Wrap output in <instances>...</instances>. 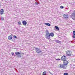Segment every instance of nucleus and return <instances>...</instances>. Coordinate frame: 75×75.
Listing matches in <instances>:
<instances>
[{
  "mask_svg": "<svg viewBox=\"0 0 75 75\" xmlns=\"http://www.w3.org/2000/svg\"><path fill=\"white\" fill-rule=\"evenodd\" d=\"M34 48H35V50L36 52H37L38 54H40V53L42 52V51H41V50L40 49L35 47H34Z\"/></svg>",
  "mask_w": 75,
  "mask_h": 75,
  "instance_id": "obj_3",
  "label": "nucleus"
},
{
  "mask_svg": "<svg viewBox=\"0 0 75 75\" xmlns=\"http://www.w3.org/2000/svg\"><path fill=\"white\" fill-rule=\"evenodd\" d=\"M3 13H4V10L3 9H1L0 11V14L2 15L3 14Z\"/></svg>",
  "mask_w": 75,
  "mask_h": 75,
  "instance_id": "obj_7",
  "label": "nucleus"
},
{
  "mask_svg": "<svg viewBox=\"0 0 75 75\" xmlns=\"http://www.w3.org/2000/svg\"><path fill=\"white\" fill-rule=\"evenodd\" d=\"M56 61H61V59H60L59 58H58V59H56Z\"/></svg>",
  "mask_w": 75,
  "mask_h": 75,
  "instance_id": "obj_18",
  "label": "nucleus"
},
{
  "mask_svg": "<svg viewBox=\"0 0 75 75\" xmlns=\"http://www.w3.org/2000/svg\"><path fill=\"white\" fill-rule=\"evenodd\" d=\"M12 41H14V39H13L12 40Z\"/></svg>",
  "mask_w": 75,
  "mask_h": 75,
  "instance_id": "obj_27",
  "label": "nucleus"
},
{
  "mask_svg": "<svg viewBox=\"0 0 75 75\" xmlns=\"http://www.w3.org/2000/svg\"><path fill=\"white\" fill-rule=\"evenodd\" d=\"M64 75H68V73H64Z\"/></svg>",
  "mask_w": 75,
  "mask_h": 75,
  "instance_id": "obj_17",
  "label": "nucleus"
},
{
  "mask_svg": "<svg viewBox=\"0 0 75 75\" xmlns=\"http://www.w3.org/2000/svg\"><path fill=\"white\" fill-rule=\"evenodd\" d=\"M47 71H44L42 73V75H47Z\"/></svg>",
  "mask_w": 75,
  "mask_h": 75,
  "instance_id": "obj_14",
  "label": "nucleus"
},
{
  "mask_svg": "<svg viewBox=\"0 0 75 75\" xmlns=\"http://www.w3.org/2000/svg\"><path fill=\"white\" fill-rule=\"evenodd\" d=\"M63 16L64 18H68V16L64 14L63 15Z\"/></svg>",
  "mask_w": 75,
  "mask_h": 75,
  "instance_id": "obj_11",
  "label": "nucleus"
},
{
  "mask_svg": "<svg viewBox=\"0 0 75 75\" xmlns=\"http://www.w3.org/2000/svg\"><path fill=\"white\" fill-rule=\"evenodd\" d=\"M73 34L75 35V31H73Z\"/></svg>",
  "mask_w": 75,
  "mask_h": 75,
  "instance_id": "obj_24",
  "label": "nucleus"
},
{
  "mask_svg": "<svg viewBox=\"0 0 75 75\" xmlns=\"http://www.w3.org/2000/svg\"><path fill=\"white\" fill-rule=\"evenodd\" d=\"M72 37L73 38H75V35L73 34L72 35Z\"/></svg>",
  "mask_w": 75,
  "mask_h": 75,
  "instance_id": "obj_19",
  "label": "nucleus"
},
{
  "mask_svg": "<svg viewBox=\"0 0 75 75\" xmlns=\"http://www.w3.org/2000/svg\"><path fill=\"white\" fill-rule=\"evenodd\" d=\"M12 55H14V53L13 52H12Z\"/></svg>",
  "mask_w": 75,
  "mask_h": 75,
  "instance_id": "obj_26",
  "label": "nucleus"
},
{
  "mask_svg": "<svg viewBox=\"0 0 75 75\" xmlns=\"http://www.w3.org/2000/svg\"><path fill=\"white\" fill-rule=\"evenodd\" d=\"M15 54L17 55L18 57H21V52H15Z\"/></svg>",
  "mask_w": 75,
  "mask_h": 75,
  "instance_id": "obj_4",
  "label": "nucleus"
},
{
  "mask_svg": "<svg viewBox=\"0 0 75 75\" xmlns=\"http://www.w3.org/2000/svg\"><path fill=\"white\" fill-rule=\"evenodd\" d=\"M49 73H50V74H52V73H51V72H50L49 71Z\"/></svg>",
  "mask_w": 75,
  "mask_h": 75,
  "instance_id": "obj_28",
  "label": "nucleus"
},
{
  "mask_svg": "<svg viewBox=\"0 0 75 75\" xmlns=\"http://www.w3.org/2000/svg\"><path fill=\"white\" fill-rule=\"evenodd\" d=\"M69 62L67 60H64L63 62V64H60V67L61 68H63L64 69H65L67 68V65L68 64Z\"/></svg>",
  "mask_w": 75,
  "mask_h": 75,
  "instance_id": "obj_1",
  "label": "nucleus"
},
{
  "mask_svg": "<svg viewBox=\"0 0 75 75\" xmlns=\"http://www.w3.org/2000/svg\"><path fill=\"white\" fill-rule=\"evenodd\" d=\"M22 23L23 25H25L27 24V22L25 21H23L22 22Z\"/></svg>",
  "mask_w": 75,
  "mask_h": 75,
  "instance_id": "obj_6",
  "label": "nucleus"
},
{
  "mask_svg": "<svg viewBox=\"0 0 75 75\" xmlns=\"http://www.w3.org/2000/svg\"><path fill=\"white\" fill-rule=\"evenodd\" d=\"M13 38V36L12 35H11L9 36L8 37V40H12Z\"/></svg>",
  "mask_w": 75,
  "mask_h": 75,
  "instance_id": "obj_8",
  "label": "nucleus"
},
{
  "mask_svg": "<svg viewBox=\"0 0 75 75\" xmlns=\"http://www.w3.org/2000/svg\"><path fill=\"white\" fill-rule=\"evenodd\" d=\"M1 20H2V21H4V17H1Z\"/></svg>",
  "mask_w": 75,
  "mask_h": 75,
  "instance_id": "obj_15",
  "label": "nucleus"
},
{
  "mask_svg": "<svg viewBox=\"0 0 75 75\" xmlns=\"http://www.w3.org/2000/svg\"><path fill=\"white\" fill-rule=\"evenodd\" d=\"M22 54H24V53H22Z\"/></svg>",
  "mask_w": 75,
  "mask_h": 75,
  "instance_id": "obj_30",
  "label": "nucleus"
},
{
  "mask_svg": "<svg viewBox=\"0 0 75 75\" xmlns=\"http://www.w3.org/2000/svg\"><path fill=\"white\" fill-rule=\"evenodd\" d=\"M64 8V6H61L60 7V8L61 9Z\"/></svg>",
  "mask_w": 75,
  "mask_h": 75,
  "instance_id": "obj_20",
  "label": "nucleus"
},
{
  "mask_svg": "<svg viewBox=\"0 0 75 75\" xmlns=\"http://www.w3.org/2000/svg\"><path fill=\"white\" fill-rule=\"evenodd\" d=\"M44 24H45V25H47V26H51V24L49 23H44Z\"/></svg>",
  "mask_w": 75,
  "mask_h": 75,
  "instance_id": "obj_13",
  "label": "nucleus"
},
{
  "mask_svg": "<svg viewBox=\"0 0 75 75\" xmlns=\"http://www.w3.org/2000/svg\"><path fill=\"white\" fill-rule=\"evenodd\" d=\"M13 37L14 38H17V36L15 35H14L13 36Z\"/></svg>",
  "mask_w": 75,
  "mask_h": 75,
  "instance_id": "obj_16",
  "label": "nucleus"
},
{
  "mask_svg": "<svg viewBox=\"0 0 75 75\" xmlns=\"http://www.w3.org/2000/svg\"><path fill=\"white\" fill-rule=\"evenodd\" d=\"M54 28L56 29V30H58V31H59V28H58V27L57 26H55L54 27Z\"/></svg>",
  "mask_w": 75,
  "mask_h": 75,
  "instance_id": "obj_12",
  "label": "nucleus"
},
{
  "mask_svg": "<svg viewBox=\"0 0 75 75\" xmlns=\"http://www.w3.org/2000/svg\"><path fill=\"white\" fill-rule=\"evenodd\" d=\"M61 59L62 61H65L67 59V56L65 55H63Z\"/></svg>",
  "mask_w": 75,
  "mask_h": 75,
  "instance_id": "obj_5",
  "label": "nucleus"
},
{
  "mask_svg": "<svg viewBox=\"0 0 75 75\" xmlns=\"http://www.w3.org/2000/svg\"><path fill=\"white\" fill-rule=\"evenodd\" d=\"M18 24H19V25H21V22H18Z\"/></svg>",
  "mask_w": 75,
  "mask_h": 75,
  "instance_id": "obj_21",
  "label": "nucleus"
},
{
  "mask_svg": "<svg viewBox=\"0 0 75 75\" xmlns=\"http://www.w3.org/2000/svg\"><path fill=\"white\" fill-rule=\"evenodd\" d=\"M74 41H71V42H72V43H74L75 44V42H73Z\"/></svg>",
  "mask_w": 75,
  "mask_h": 75,
  "instance_id": "obj_25",
  "label": "nucleus"
},
{
  "mask_svg": "<svg viewBox=\"0 0 75 75\" xmlns=\"http://www.w3.org/2000/svg\"><path fill=\"white\" fill-rule=\"evenodd\" d=\"M54 41L56 42V43H60V42H61V41L57 40H54Z\"/></svg>",
  "mask_w": 75,
  "mask_h": 75,
  "instance_id": "obj_10",
  "label": "nucleus"
},
{
  "mask_svg": "<svg viewBox=\"0 0 75 75\" xmlns=\"http://www.w3.org/2000/svg\"><path fill=\"white\" fill-rule=\"evenodd\" d=\"M0 6H1V3L0 2Z\"/></svg>",
  "mask_w": 75,
  "mask_h": 75,
  "instance_id": "obj_29",
  "label": "nucleus"
},
{
  "mask_svg": "<svg viewBox=\"0 0 75 75\" xmlns=\"http://www.w3.org/2000/svg\"><path fill=\"white\" fill-rule=\"evenodd\" d=\"M71 53L68 54L67 55L68 56H71Z\"/></svg>",
  "mask_w": 75,
  "mask_h": 75,
  "instance_id": "obj_22",
  "label": "nucleus"
},
{
  "mask_svg": "<svg viewBox=\"0 0 75 75\" xmlns=\"http://www.w3.org/2000/svg\"><path fill=\"white\" fill-rule=\"evenodd\" d=\"M35 4L36 5H38V3H37V2H36L35 3Z\"/></svg>",
  "mask_w": 75,
  "mask_h": 75,
  "instance_id": "obj_23",
  "label": "nucleus"
},
{
  "mask_svg": "<svg viewBox=\"0 0 75 75\" xmlns=\"http://www.w3.org/2000/svg\"><path fill=\"white\" fill-rule=\"evenodd\" d=\"M46 35L45 36L47 39H50L51 38L50 37V33H49V31L48 30H46L45 31Z\"/></svg>",
  "mask_w": 75,
  "mask_h": 75,
  "instance_id": "obj_2",
  "label": "nucleus"
},
{
  "mask_svg": "<svg viewBox=\"0 0 75 75\" xmlns=\"http://www.w3.org/2000/svg\"><path fill=\"white\" fill-rule=\"evenodd\" d=\"M50 37H53L54 36V33L52 32L51 33H50Z\"/></svg>",
  "mask_w": 75,
  "mask_h": 75,
  "instance_id": "obj_9",
  "label": "nucleus"
}]
</instances>
